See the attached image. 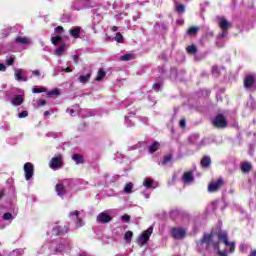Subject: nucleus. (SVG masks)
<instances>
[{"label":"nucleus","mask_w":256,"mask_h":256,"mask_svg":"<svg viewBox=\"0 0 256 256\" xmlns=\"http://www.w3.org/2000/svg\"><path fill=\"white\" fill-rule=\"evenodd\" d=\"M200 243L201 245H207V247L211 245L213 249L218 251L219 256H228L227 252L220 250L219 241L213 242V232H211L210 234L204 233L202 238L200 239Z\"/></svg>","instance_id":"nucleus-1"},{"label":"nucleus","mask_w":256,"mask_h":256,"mask_svg":"<svg viewBox=\"0 0 256 256\" xmlns=\"http://www.w3.org/2000/svg\"><path fill=\"white\" fill-rule=\"evenodd\" d=\"M73 185V179H67L63 182H59L56 185V193L59 195V197H63V195H67V192L69 191V187Z\"/></svg>","instance_id":"nucleus-2"},{"label":"nucleus","mask_w":256,"mask_h":256,"mask_svg":"<svg viewBox=\"0 0 256 256\" xmlns=\"http://www.w3.org/2000/svg\"><path fill=\"white\" fill-rule=\"evenodd\" d=\"M51 41L53 45H57V43H59V46L56 48L54 52V55H57V57H61V55H63V53H65V50L67 49V44L63 42V40L61 39V36L59 35L52 37Z\"/></svg>","instance_id":"nucleus-3"},{"label":"nucleus","mask_w":256,"mask_h":256,"mask_svg":"<svg viewBox=\"0 0 256 256\" xmlns=\"http://www.w3.org/2000/svg\"><path fill=\"white\" fill-rule=\"evenodd\" d=\"M211 123L215 129H226L229 125L227 118H225L223 114H217L214 119H212Z\"/></svg>","instance_id":"nucleus-4"},{"label":"nucleus","mask_w":256,"mask_h":256,"mask_svg":"<svg viewBox=\"0 0 256 256\" xmlns=\"http://www.w3.org/2000/svg\"><path fill=\"white\" fill-rule=\"evenodd\" d=\"M219 27L222 29V33L218 34V39H225L227 37V31L231 29V22L227 21L225 17L220 18L219 20Z\"/></svg>","instance_id":"nucleus-5"},{"label":"nucleus","mask_w":256,"mask_h":256,"mask_svg":"<svg viewBox=\"0 0 256 256\" xmlns=\"http://www.w3.org/2000/svg\"><path fill=\"white\" fill-rule=\"evenodd\" d=\"M225 185L223 178H219L217 181H212L208 184V192L209 193H217Z\"/></svg>","instance_id":"nucleus-6"},{"label":"nucleus","mask_w":256,"mask_h":256,"mask_svg":"<svg viewBox=\"0 0 256 256\" xmlns=\"http://www.w3.org/2000/svg\"><path fill=\"white\" fill-rule=\"evenodd\" d=\"M153 234V227H149L147 230H145L137 239L138 245H145L147 241H149V238Z\"/></svg>","instance_id":"nucleus-7"},{"label":"nucleus","mask_w":256,"mask_h":256,"mask_svg":"<svg viewBox=\"0 0 256 256\" xmlns=\"http://www.w3.org/2000/svg\"><path fill=\"white\" fill-rule=\"evenodd\" d=\"M49 167H51L53 171H57V169H61L63 167V157H61V155L53 157L50 160Z\"/></svg>","instance_id":"nucleus-8"},{"label":"nucleus","mask_w":256,"mask_h":256,"mask_svg":"<svg viewBox=\"0 0 256 256\" xmlns=\"http://www.w3.org/2000/svg\"><path fill=\"white\" fill-rule=\"evenodd\" d=\"M112 219L113 218L111 217V214L109 213V211H103L99 213L98 216L96 217V221L102 224L111 223Z\"/></svg>","instance_id":"nucleus-9"},{"label":"nucleus","mask_w":256,"mask_h":256,"mask_svg":"<svg viewBox=\"0 0 256 256\" xmlns=\"http://www.w3.org/2000/svg\"><path fill=\"white\" fill-rule=\"evenodd\" d=\"M171 234L174 239H185V236L187 235V232L183 228H172Z\"/></svg>","instance_id":"nucleus-10"},{"label":"nucleus","mask_w":256,"mask_h":256,"mask_svg":"<svg viewBox=\"0 0 256 256\" xmlns=\"http://www.w3.org/2000/svg\"><path fill=\"white\" fill-rule=\"evenodd\" d=\"M143 186L145 189H157V187H159V182L153 180L152 178H145L143 181Z\"/></svg>","instance_id":"nucleus-11"},{"label":"nucleus","mask_w":256,"mask_h":256,"mask_svg":"<svg viewBox=\"0 0 256 256\" xmlns=\"http://www.w3.org/2000/svg\"><path fill=\"white\" fill-rule=\"evenodd\" d=\"M73 7L76 11L87 9V7H89V0H75Z\"/></svg>","instance_id":"nucleus-12"},{"label":"nucleus","mask_w":256,"mask_h":256,"mask_svg":"<svg viewBox=\"0 0 256 256\" xmlns=\"http://www.w3.org/2000/svg\"><path fill=\"white\" fill-rule=\"evenodd\" d=\"M70 219H73V221H75L76 223V227H83V225H85V223L83 222V220L79 217V211H74L71 212L69 214Z\"/></svg>","instance_id":"nucleus-13"},{"label":"nucleus","mask_w":256,"mask_h":256,"mask_svg":"<svg viewBox=\"0 0 256 256\" xmlns=\"http://www.w3.org/2000/svg\"><path fill=\"white\" fill-rule=\"evenodd\" d=\"M33 165L31 164V162H27L24 165V172H25V179L26 181H29V179H31L33 177Z\"/></svg>","instance_id":"nucleus-14"},{"label":"nucleus","mask_w":256,"mask_h":256,"mask_svg":"<svg viewBox=\"0 0 256 256\" xmlns=\"http://www.w3.org/2000/svg\"><path fill=\"white\" fill-rule=\"evenodd\" d=\"M69 231V228H67V226H55L51 233L52 235H54L55 237H57V235H65V233H67Z\"/></svg>","instance_id":"nucleus-15"},{"label":"nucleus","mask_w":256,"mask_h":256,"mask_svg":"<svg viewBox=\"0 0 256 256\" xmlns=\"http://www.w3.org/2000/svg\"><path fill=\"white\" fill-rule=\"evenodd\" d=\"M253 85H255V76L249 74L244 78V87L245 89H251Z\"/></svg>","instance_id":"nucleus-16"},{"label":"nucleus","mask_w":256,"mask_h":256,"mask_svg":"<svg viewBox=\"0 0 256 256\" xmlns=\"http://www.w3.org/2000/svg\"><path fill=\"white\" fill-rule=\"evenodd\" d=\"M14 75H15L16 81H24V82L27 81V77L24 75L23 69L16 68L14 70Z\"/></svg>","instance_id":"nucleus-17"},{"label":"nucleus","mask_w":256,"mask_h":256,"mask_svg":"<svg viewBox=\"0 0 256 256\" xmlns=\"http://www.w3.org/2000/svg\"><path fill=\"white\" fill-rule=\"evenodd\" d=\"M200 165L202 169H209L211 167V156H203Z\"/></svg>","instance_id":"nucleus-18"},{"label":"nucleus","mask_w":256,"mask_h":256,"mask_svg":"<svg viewBox=\"0 0 256 256\" xmlns=\"http://www.w3.org/2000/svg\"><path fill=\"white\" fill-rule=\"evenodd\" d=\"M217 237L219 241H222V243H224V245L229 246V238L227 236V232L219 231L217 233Z\"/></svg>","instance_id":"nucleus-19"},{"label":"nucleus","mask_w":256,"mask_h":256,"mask_svg":"<svg viewBox=\"0 0 256 256\" xmlns=\"http://www.w3.org/2000/svg\"><path fill=\"white\" fill-rule=\"evenodd\" d=\"M25 100V98L23 97V95H15L12 98V105H14L15 107H19V105L23 104V101Z\"/></svg>","instance_id":"nucleus-20"},{"label":"nucleus","mask_w":256,"mask_h":256,"mask_svg":"<svg viewBox=\"0 0 256 256\" xmlns=\"http://www.w3.org/2000/svg\"><path fill=\"white\" fill-rule=\"evenodd\" d=\"M69 33H70L71 37H73L74 39H79V37L81 35V27L75 26L69 30Z\"/></svg>","instance_id":"nucleus-21"},{"label":"nucleus","mask_w":256,"mask_h":256,"mask_svg":"<svg viewBox=\"0 0 256 256\" xmlns=\"http://www.w3.org/2000/svg\"><path fill=\"white\" fill-rule=\"evenodd\" d=\"M193 179V172L191 171L185 172L182 176L183 183H193Z\"/></svg>","instance_id":"nucleus-22"},{"label":"nucleus","mask_w":256,"mask_h":256,"mask_svg":"<svg viewBox=\"0 0 256 256\" xmlns=\"http://www.w3.org/2000/svg\"><path fill=\"white\" fill-rule=\"evenodd\" d=\"M242 173H250L253 170V165L249 162H243L240 166Z\"/></svg>","instance_id":"nucleus-23"},{"label":"nucleus","mask_w":256,"mask_h":256,"mask_svg":"<svg viewBox=\"0 0 256 256\" xmlns=\"http://www.w3.org/2000/svg\"><path fill=\"white\" fill-rule=\"evenodd\" d=\"M65 249H69V245L67 244V241L60 240V245H59V247H56V251L58 253H61V252L65 251Z\"/></svg>","instance_id":"nucleus-24"},{"label":"nucleus","mask_w":256,"mask_h":256,"mask_svg":"<svg viewBox=\"0 0 256 256\" xmlns=\"http://www.w3.org/2000/svg\"><path fill=\"white\" fill-rule=\"evenodd\" d=\"M186 53L188 55H197V53H198L197 46H195V44L187 46Z\"/></svg>","instance_id":"nucleus-25"},{"label":"nucleus","mask_w":256,"mask_h":256,"mask_svg":"<svg viewBox=\"0 0 256 256\" xmlns=\"http://www.w3.org/2000/svg\"><path fill=\"white\" fill-rule=\"evenodd\" d=\"M16 43H20L21 45H29L31 43V39L27 37H16L15 39Z\"/></svg>","instance_id":"nucleus-26"},{"label":"nucleus","mask_w":256,"mask_h":256,"mask_svg":"<svg viewBox=\"0 0 256 256\" xmlns=\"http://www.w3.org/2000/svg\"><path fill=\"white\" fill-rule=\"evenodd\" d=\"M175 11L176 13H179L180 15H183V13H185V5L179 3V2H175Z\"/></svg>","instance_id":"nucleus-27"},{"label":"nucleus","mask_w":256,"mask_h":256,"mask_svg":"<svg viewBox=\"0 0 256 256\" xmlns=\"http://www.w3.org/2000/svg\"><path fill=\"white\" fill-rule=\"evenodd\" d=\"M159 147H161V144L159 142H154L152 145L148 147V153H155V151H158Z\"/></svg>","instance_id":"nucleus-28"},{"label":"nucleus","mask_w":256,"mask_h":256,"mask_svg":"<svg viewBox=\"0 0 256 256\" xmlns=\"http://www.w3.org/2000/svg\"><path fill=\"white\" fill-rule=\"evenodd\" d=\"M123 192L126 193V195H131V193H133V182L125 184Z\"/></svg>","instance_id":"nucleus-29"},{"label":"nucleus","mask_w":256,"mask_h":256,"mask_svg":"<svg viewBox=\"0 0 256 256\" xmlns=\"http://www.w3.org/2000/svg\"><path fill=\"white\" fill-rule=\"evenodd\" d=\"M72 159L76 163V165L83 164L85 162L83 156H81L80 154H74L72 156Z\"/></svg>","instance_id":"nucleus-30"},{"label":"nucleus","mask_w":256,"mask_h":256,"mask_svg":"<svg viewBox=\"0 0 256 256\" xmlns=\"http://www.w3.org/2000/svg\"><path fill=\"white\" fill-rule=\"evenodd\" d=\"M106 75H107V72H105L103 69H100L97 73L95 81H103Z\"/></svg>","instance_id":"nucleus-31"},{"label":"nucleus","mask_w":256,"mask_h":256,"mask_svg":"<svg viewBox=\"0 0 256 256\" xmlns=\"http://www.w3.org/2000/svg\"><path fill=\"white\" fill-rule=\"evenodd\" d=\"M199 33V26H192L187 30V35H197Z\"/></svg>","instance_id":"nucleus-32"},{"label":"nucleus","mask_w":256,"mask_h":256,"mask_svg":"<svg viewBox=\"0 0 256 256\" xmlns=\"http://www.w3.org/2000/svg\"><path fill=\"white\" fill-rule=\"evenodd\" d=\"M121 61H133L135 59V55L133 54H125L120 56Z\"/></svg>","instance_id":"nucleus-33"},{"label":"nucleus","mask_w":256,"mask_h":256,"mask_svg":"<svg viewBox=\"0 0 256 256\" xmlns=\"http://www.w3.org/2000/svg\"><path fill=\"white\" fill-rule=\"evenodd\" d=\"M78 79L80 83H89V79H91V74L81 75Z\"/></svg>","instance_id":"nucleus-34"},{"label":"nucleus","mask_w":256,"mask_h":256,"mask_svg":"<svg viewBox=\"0 0 256 256\" xmlns=\"http://www.w3.org/2000/svg\"><path fill=\"white\" fill-rule=\"evenodd\" d=\"M171 161H173V154H167L164 156L162 165H167V163H171Z\"/></svg>","instance_id":"nucleus-35"},{"label":"nucleus","mask_w":256,"mask_h":256,"mask_svg":"<svg viewBox=\"0 0 256 256\" xmlns=\"http://www.w3.org/2000/svg\"><path fill=\"white\" fill-rule=\"evenodd\" d=\"M132 237H133V232L127 231L124 235V239H125L126 243H131Z\"/></svg>","instance_id":"nucleus-36"},{"label":"nucleus","mask_w":256,"mask_h":256,"mask_svg":"<svg viewBox=\"0 0 256 256\" xmlns=\"http://www.w3.org/2000/svg\"><path fill=\"white\" fill-rule=\"evenodd\" d=\"M4 221H13V219H15V217H13V214L7 212L2 216Z\"/></svg>","instance_id":"nucleus-37"},{"label":"nucleus","mask_w":256,"mask_h":256,"mask_svg":"<svg viewBox=\"0 0 256 256\" xmlns=\"http://www.w3.org/2000/svg\"><path fill=\"white\" fill-rule=\"evenodd\" d=\"M115 41H117V43H123V35H121V32L116 34Z\"/></svg>","instance_id":"nucleus-38"},{"label":"nucleus","mask_w":256,"mask_h":256,"mask_svg":"<svg viewBox=\"0 0 256 256\" xmlns=\"http://www.w3.org/2000/svg\"><path fill=\"white\" fill-rule=\"evenodd\" d=\"M13 63H15V56H10L6 59V65H13Z\"/></svg>","instance_id":"nucleus-39"},{"label":"nucleus","mask_w":256,"mask_h":256,"mask_svg":"<svg viewBox=\"0 0 256 256\" xmlns=\"http://www.w3.org/2000/svg\"><path fill=\"white\" fill-rule=\"evenodd\" d=\"M29 112L23 111L18 114L19 119H25V117H28Z\"/></svg>","instance_id":"nucleus-40"},{"label":"nucleus","mask_w":256,"mask_h":256,"mask_svg":"<svg viewBox=\"0 0 256 256\" xmlns=\"http://www.w3.org/2000/svg\"><path fill=\"white\" fill-rule=\"evenodd\" d=\"M19 255V251L14 250L9 255L7 253L0 254V256H17Z\"/></svg>","instance_id":"nucleus-41"},{"label":"nucleus","mask_w":256,"mask_h":256,"mask_svg":"<svg viewBox=\"0 0 256 256\" xmlns=\"http://www.w3.org/2000/svg\"><path fill=\"white\" fill-rule=\"evenodd\" d=\"M45 91V88L44 87H41V88H33L32 89V93H43Z\"/></svg>","instance_id":"nucleus-42"},{"label":"nucleus","mask_w":256,"mask_h":256,"mask_svg":"<svg viewBox=\"0 0 256 256\" xmlns=\"http://www.w3.org/2000/svg\"><path fill=\"white\" fill-rule=\"evenodd\" d=\"M228 247H230V253H235V242H229Z\"/></svg>","instance_id":"nucleus-43"},{"label":"nucleus","mask_w":256,"mask_h":256,"mask_svg":"<svg viewBox=\"0 0 256 256\" xmlns=\"http://www.w3.org/2000/svg\"><path fill=\"white\" fill-rule=\"evenodd\" d=\"M121 219L122 221H125V223H129V221H131V216L126 214V215H123Z\"/></svg>","instance_id":"nucleus-44"},{"label":"nucleus","mask_w":256,"mask_h":256,"mask_svg":"<svg viewBox=\"0 0 256 256\" xmlns=\"http://www.w3.org/2000/svg\"><path fill=\"white\" fill-rule=\"evenodd\" d=\"M47 95H59V89H53L52 91L48 92Z\"/></svg>","instance_id":"nucleus-45"},{"label":"nucleus","mask_w":256,"mask_h":256,"mask_svg":"<svg viewBox=\"0 0 256 256\" xmlns=\"http://www.w3.org/2000/svg\"><path fill=\"white\" fill-rule=\"evenodd\" d=\"M179 126L182 127V129H185V127H187V122L185 121V119L180 120Z\"/></svg>","instance_id":"nucleus-46"},{"label":"nucleus","mask_w":256,"mask_h":256,"mask_svg":"<svg viewBox=\"0 0 256 256\" xmlns=\"http://www.w3.org/2000/svg\"><path fill=\"white\" fill-rule=\"evenodd\" d=\"M55 32L58 33V35H61L63 33V27L62 26L56 27Z\"/></svg>","instance_id":"nucleus-47"},{"label":"nucleus","mask_w":256,"mask_h":256,"mask_svg":"<svg viewBox=\"0 0 256 256\" xmlns=\"http://www.w3.org/2000/svg\"><path fill=\"white\" fill-rule=\"evenodd\" d=\"M44 105H47V101H45V100H40V101L38 102V107H43Z\"/></svg>","instance_id":"nucleus-48"},{"label":"nucleus","mask_w":256,"mask_h":256,"mask_svg":"<svg viewBox=\"0 0 256 256\" xmlns=\"http://www.w3.org/2000/svg\"><path fill=\"white\" fill-rule=\"evenodd\" d=\"M153 89L154 91H159V89H161V84H154Z\"/></svg>","instance_id":"nucleus-49"},{"label":"nucleus","mask_w":256,"mask_h":256,"mask_svg":"<svg viewBox=\"0 0 256 256\" xmlns=\"http://www.w3.org/2000/svg\"><path fill=\"white\" fill-rule=\"evenodd\" d=\"M0 71H7V66H5L3 63H0Z\"/></svg>","instance_id":"nucleus-50"},{"label":"nucleus","mask_w":256,"mask_h":256,"mask_svg":"<svg viewBox=\"0 0 256 256\" xmlns=\"http://www.w3.org/2000/svg\"><path fill=\"white\" fill-rule=\"evenodd\" d=\"M33 75H35L36 77H39L41 75V72L39 70H34L32 71Z\"/></svg>","instance_id":"nucleus-51"},{"label":"nucleus","mask_w":256,"mask_h":256,"mask_svg":"<svg viewBox=\"0 0 256 256\" xmlns=\"http://www.w3.org/2000/svg\"><path fill=\"white\" fill-rule=\"evenodd\" d=\"M212 73H219V68L217 66H213Z\"/></svg>","instance_id":"nucleus-52"},{"label":"nucleus","mask_w":256,"mask_h":256,"mask_svg":"<svg viewBox=\"0 0 256 256\" xmlns=\"http://www.w3.org/2000/svg\"><path fill=\"white\" fill-rule=\"evenodd\" d=\"M47 137H54V139L57 137V134L53 133V132H49L47 134Z\"/></svg>","instance_id":"nucleus-53"},{"label":"nucleus","mask_w":256,"mask_h":256,"mask_svg":"<svg viewBox=\"0 0 256 256\" xmlns=\"http://www.w3.org/2000/svg\"><path fill=\"white\" fill-rule=\"evenodd\" d=\"M73 61H74V63H79V56L74 55L73 56Z\"/></svg>","instance_id":"nucleus-54"},{"label":"nucleus","mask_w":256,"mask_h":256,"mask_svg":"<svg viewBox=\"0 0 256 256\" xmlns=\"http://www.w3.org/2000/svg\"><path fill=\"white\" fill-rule=\"evenodd\" d=\"M66 113H70V115H73V113H75V110L68 108V109L66 110Z\"/></svg>","instance_id":"nucleus-55"},{"label":"nucleus","mask_w":256,"mask_h":256,"mask_svg":"<svg viewBox=\"0 0 256 256\" xmlns=\"http://www.w3.org/2000/svg\"><path fill=\"white\" fill-rule=\"evenodd\" d=\"M62 71H64L65 73H71V69L70 68H62Z\"/></svg>","instance_id":"nucleus-56"},{"label":"nucleus","mask_w":256,"mask_h":256,"mask_svg":"<svg viewBox=\"0 0 256 256\" xmlns=\"http://www.w3.org/2000/svg\"><path fill=\"white\" fill-rule=\"evenodd\" d=\"M249 256H256V249L252 250L249 254Z\"/></svg>","instance_id":"nucleus-57"},{"label":"nucleus","mask_w":256,"mask_h":256,"mask_svg":"<svg viewBox=\"0 0 256 256\" xmlns=\"http://www.w3.org/2000/svg\"><path fill=\"white\" fill-rule=\"evenodd\" d=\"M119 30V28L117 27V26H113L112 27V31L115 33V32H117Z\"/></svg>","instance_id":"nucleus-58"},{"label":"nucleus","mask_w":256,"mask_h":256,"mask_svg":"<svg viewBox=\"0 0 256 256\" xmlns=\"http://www.w3.org/2000/svg\"><path fill=\"white\" fill-rule=\"evenodd\" d=\"M143 195H144V197H146V199H149V196H150V194H149V193H145V192H143Z\"/></svg>","instance_id":"nucleus-59"},{"label":"nucleus","mask_w":256,"mask_h":256,"mask_svg":"<svg viewBox=\"0 0 256 256\" xmlns=\"http://www.w3.org/2000/svg\"><path fill=\"white\" fill-rule=\"evenodd\" d=\"M0 229H5V225L0 222Z\"/></svg>","instance_id":"nucleus-60"},{"label":"nucleus","mask_w":256,"mask_h":256,"mask_svg":"<svg viewBox=\"0 0 256 256\" xmlns=\"http://www.w3.org/2000/svg\"><path fill=\"white\" fill-rule=\"evenodd\" d=\"M239 249H240V251H243V249H245V245H241V246L239 247Z\"/></svg>","instance_id":"nucleus-61"},{"label":"nucleus","mask_w":256,"mask_h":256,"mask_svg":"<svg viewBox=\"0 0 256 256\" xmlns=\"http://www.w3.org/2000/svg\"><path fill=\"white\" fill-rule=\"evenodd\" d=\"M44 115H45V116L50 115L49 111H45V112H44Z\"/></svg>","instance_id":"nucleus-62"},{"label":"nucleus","mask_w":256,"mask_h":256,"mask_svg":"<svg viewBox=\"0 0 256 256\" xmlns=\"http://www.w3.org/2000/svg\"><path fill=\"white\" fill-rule=\"evenodd\" d=\"M125 119H129V116H125Z\"/></svg>","instance_id":"nucleus-63"}]
</instances>
